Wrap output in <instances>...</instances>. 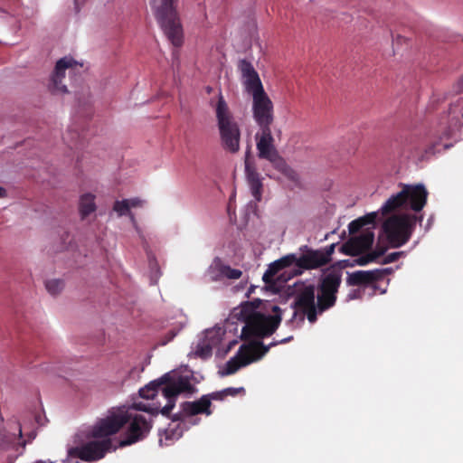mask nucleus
I'll use <instances>...</instances> for the list:
<instances>
[{
    "label": "nucleus",
    "mask_w": 463,
    "mask_h": 463,
    "mask_svg": "<svg viewBox=\"0 0 463 463\" xmlns=\"http://www.w3.org/2000/svg\"><path fill=\"white\" fill-rule=\"evenodd\" d=\"M129 200V207H142L144 205V201L139 198L128 199Z\"/></svg>",
    "instance_id": "72a5a7b5"
},
{
    "label": "nucleus",
    "mask_w": 463,
    "mask_h": 463,
    "mask_svg": "<svg viewBox=\"0 0 463 463\" xmlns=\"http://www.w3.org/2000/svg\"><path fill=\"white\" fill-rule=\"evenodd\" d=\"M283 269L285 268L282 266L273 263L269 264L268 269H266L264 276H262V280H264L266 285L274 284V277Z\"/></svg>",
    "instance_id": "b1692460"
},
{
    "label": "nucleus",
    "mask_w": 463,
    "mask_h": 463,
    "mask_svg": "<svg viewBox=\"0 0 463 463\" xmlns=\"http://www.w3.org/2000/svg\"><path fill=\"white\" fill-rule=\"evenodd\" d=\"M64 288V283L61 279H50L46 281V289L52 296L58 295Z\"/></svg>",
    "instance_id": "a878e982"
},
{
    "label": "nucleus",
    "mask_w": 463,
    "mask_h": 463,
    "mask_svg": "<svg viewBox=\"0 0 463 463\" xmlns=\"http://www.w3.org/2000/svg\"><path fill=\"white\" fill-rule=\"evenodd\" d=\"M178 420V416L175 415L174 420Z\"/></svg>",
    "instance_id": "79ce46f5"
},
{
    "label": "nucleus",
    "mask_w": 463,
    "mask_h": 463,
    "mask_svg": "<svg viewBox=\"0 0 463 463\" xmlns=\"http://www.w3.org/2000/svg\"><path fill=\"white\" fill-rule=\"evenodd\" d=\"M210 406H212V403L209 402L206 397H200V399L195 402H184L181 403V411H183L185 416H194L198 414L210 416L212 415Z\"/></svg>",
    "instance_id": "6ab92c4d"
},
{
    "label": "nucleus",
    "mask_w": 463,
    "mask_h": 463,
    "mask_svg": "<svg viewBox=\"0 0 463 463\" xmlns=\"http://www.w3.org/2000/svg\"><path fill=\"white\" fill-rule=\"evenodd\" d=\"M334 250H335V243H333L329 246H326L325 248H323L321 250H314V251H319L322 253V256L331 259V256L334 253Z\"/></svg>",
    "instance_id": "473e14b6"
},
{
    "label": "nucleus",
    "mask_w": 463,
    "mask_h": 463,
    "mask_svg": "<svg viewBox=\"0 0 463 463\" xmlns=\"http://www.w3.org/2000/svg\"><path fill=\"white\" fill-rule=\"evenodd\" d=\"M214 113H216L221 147L231 154H236L240 151V125L221 93L219 99H217L216 106H214Z\"/></svg>",
    "instance_id": "20e7f679"
},
{
    "label": "nucleus",
    "mask_w": 463,
    "mask_h": 463,
    "mask_svg": "<svg viewBox=\"0 0 463 463\" xmlns=\"http://www.w3.org/2000/svg\"><path fill=\"white\" fill-rule=\"evenodd\" d=\"M291 307L294 309L291 321L298 318L302 323L306 317L308 322L311 324L315 323L317 316L319 314L317 311V299L315 297V286L308 284L299 288L293 304H291Z\"/></svg>",
    "instance_id": "1a4fd4ad"
},
{
    "label": "nucleus",
    "mask_w": 463,
    "mask_h": 463,
    "mask_svg": "<svg viewBox=\"0 0 463 463\" xmlns=\"http://www.w3.org/2000/svg\"><path fill=\"white\" fill-rule=\"evenodd\" d=\"M194 390L195 388L190 383L189 378L179 375L175 372L167 373L149 382L144 388L138 390V395L146 400H153L156 392L161 391L164 398L168 402L162 408L159 405L151 406L143 402H136L134 403V408L138 411H145L153 416L161 413L163 416L169 417L170 412L175 408L176 396L183 392L193 393Z\"/></svg>",
    "instance_id": "f03ea898"
},
{
    "label": "nucleus",
    "mask_w": 463,
    "mask_h": 463,
    "mask_svg": "<svg viewBox=\"0 0 463 463\" xmlns=\"http://www.w3.org/2000/svg\"><path fill=\"white\" fill-rule=\"evenodd\" d=\"M373 243V232L367 229L358 236H352L339 247V252L345 256H361L371 250Z\"/></svg>",
    "instance_id": "4468645a"
},
{
    "label": "nucleus",
    "mask_w": 463,
    "mask_h": 463,
    "mask_svg": "<svg viewBox=\"0 0 463 463\" xmlns=\"http://www.w3.org/2000/svg\"><path fill=\"white\" fill-rule=\"evenodd\" d=\"M78 67L81 68V64H79L71 57L66 56L58 60L55 64V69H53L52 75H51L49 84L51 93L53 95L67 93V87L61 83V80L65 77V71L69 70L70 72H76Z\"/></svg>",
    "instance_id": "ddd939ff"
},
{
    "label": "nucleus",
    "mask_w": 463,
    "mask_h": 463,
    "mask_svg": "<svg viewBox=\"0 0 463 463\" xmlns=\"http://www.w3.org/2000/svg\"><path fill=\"white\" fill-rule=\"evenodd\" d=\"M356 295H357V290H354L352 293H350L349 298L354 299L356 298Z\"/></svg>",
    "instance_id": "58836bf2"
},
{
    "label": "nucleus",
    "mask_w": 463,
    "mask_h": 463,
    "mask_svg": "<svg viewBox=\"0 0 463 463\" xmlns=\"http://www.w3.org/2000/svg\"><path fill=\"white\" fill-rule=\"evenodd\" d=\"M301 250L304 251V254L297 257L298 259V269H316L329 264L331 261V259L323 256L319 250L308 249L307 246H304Z\"/></svg>",
    "instance_id": "f3484780"
},
{
    "label": "nucleus",
    "mask_w": 463,
    "mask_h": 463,
    "mask_svg": "<svg viewBox=\"0 0 463 463\" xmlns=\"http://www.w3.org/2000/svg\"><path fill=\"white\" fill-rule=\"evenodd\" d=\"M386 269L358 270L347 276L346 283L350 287H366L381 279Z\"/></svg>",
    "instance_id": "a211bd4d"
},
{
    "label": "nucleus",
    "mask_w": 463,
    "mask_h": 463,
    "mask_svg": "<svg viewBox=\"0 0 463 463\" xmlns=\"http://www.w3.org/2000/svg\"><path fill=\"white\" fill-rule=\"evenodd\" d=\"M36 463H43V461H38V462H36Z\"/></svg>",
    "instance_id": "37998d69"
},
{
    "label": "nucleus",
    "mask_w": 463,
    "mask_h": 463,
    "mask_svg": "<svg viewBox=\"0 0 463 463\" xmlns=\"http://www.w3.org/2000/svg\"><path fill=\"white\" fill-rule=\"evenodd\" d=\"M377 213L371 212L362 217H358L349 223L350 234H356L360 231L373 230L376 222Z\"/></svg>",
    "instance_id": "aec40b11"
},
{
    "label": "nucleus",
    "mask_w": 463,
    "mask_h": 463,
    "mask_svg": "<svg viewBox=\"0 0 463 463\" xmlns=\"http://www.w3.org/2000/svg\"><path fill=\"white\" fill-rule=\"evenodd\" d=\"M131 208L132 207L129 206V200L127 199L115 201L114 203V211L118 213V217L128 216L131 218L132 222H135V217L130 212Z\"/></svg>",
    "instance_id": "4be33fe9"
},
{
    "label": "nucleus",
    "mask_w": 463,
    "mask_h": 463,
    "mask_svg": "<svg viewBox=\"0 0 463 463\" xmlns=\"http://www.w3.org/2000/svg\"><path fill=\"white\" fill-rule=\"evenodd\" d=\"M201 397H206V399H208L209 402H211V403H212V401H223L225 398H227L222 393H220L218 392H213L211 393L203 395Z\"/></svg>",
    "instance_id": "2f4dec72"
},
{
    "label": "nucleus",
    "mask_w": 463,
    "mask_h": 463,
    "mask_svg": "<svg viewBox=\"0 0 463 463\" xmlns=\"http://www.w3.org/2000/svg\"><path fill=\"white\" fill-rule=\"evenodd\" d=\"M6 195V191L4 187L0 186V198H4Z\"/></svg>",
    "instance_id": "e433bc0d"
},
{
    "label": "nucleus",
    "mask_w": 463,
    "mask_h": 463,
    "mask_svg": "<svg viewBox=\"0 0 463 463\" xmlns=\"http://www.w3.org/2000/svg\"><path fill=\"white\" fill-rule=\"evenodd\" d=\"M75 8L76 11H79V0H75Z\"/></svg>",
    "instance_id": "a19ab883"
},
{
    "label": "nucleus",
    "mask_w": 463,
    "mask_h": 463,
    "mask_svg": "<svg viewBox=\"0 0 463 463\" xmlns=\"http://www.w3.org/2000/svg\"><path fill=\"white\" fill-rule=\"evenodd\" d=\"M220 275L228 279H239L241 276V271L238 269L232 268L225 264H221L219 267Z\"/></svg>",
    "instance_id": "393cba45"
},
{
    "label": "nucleus",
    "mask_w": 463,
    "mask_h": 463,
    "mask_svg": "<svg viewBox=\"0 0 463 463\" xmlns=\"http://www.w3.org/2000/svg\"><path fill=\"white\" fill-rule=\"evenodd\" d=\"M342 283L339 273L332 271L325 275L316 286V298L318 299V312L323 314L335 306L336 294Z\"/></svg>",
    "instance_id": "9d476101"
},
{
    "label": "nucleus",
    "mask_w": 463,
    "mask_h": 463,
    "mask_svg": "<svg viewBox=\"0 0 463 463\" xmlns=\"http://www.w3.org/2000/svg\"><path fill=\"white\" fill-rule=\"evenodd\" d=\"M384 252H385V249L384 248H379V249H375L374 250L369 252V253H382V256L384 255Z\"/></svg>",
    "instance_id": "c9c22d12"
},
{
    "label": "nucleus",
    "mask_w": 463,
    "mask_h": 463,
    "mask_svg": "<svg viewBox=\"0 0 463 463\" xmlns=\"http://www.w3.org/2000/svg\"><path fill=\"white\" fill-rule=\"evenodd\" d=\"M351 263H352V260H342V264H344V267H350Z\"/></svg>",
    "instance_id": "4c0bfd02"
},
{
    "label": "nucleus",
    "mask_w": 463,
    "mask_h": 463,
    "mask_svg": "<svg viewBox=\"0 0 463 463\" xmlns=\"http://www.w3.org/2000/svg\"><path fill=\"white\" fill-rule=\"evenodd\" d=\"M18 437L21 438L22 437V428L20 427V425L18 424Z\"/></svg>",
    "instance_id": "ea45409f"
},
{
    "label": "nucleus",
    "mask_w": 463,
    "mask_h": 463,
    "mask_svg": "<svg viewBox=\"0 0 463 463\" xmlns=\"http://www.w3.org/2000/svg\"><path fill=\"white\" fill-rule=\"evenodd\" d=\"M220 393H222L223 396L228 397H236L239 394L244 393L243 387H228L219 392Z\"/></svg>",
    "instance_id": "c85d7f7f"
},
{
    "label": "nucleus",
    "mask_w": 463,
    "mask_h": 463,
    "mask_svg": "<svg viewBox=\"0 0 463 463\" xmlns=\"http://www.w3.org/2000/svg\"><path fill=\"white\" fill-rule=\"evenodd\" d=\"M240 318L245 322L241 330L242 340L269 336L275 333L282 321L279 307L269 301L261 303L260 299L243 304Z\"/></svg>",
    "instance_id": "7ed1b4c3"
},
{
    "label": "nucleus",
    "mask_w": 463,
    "mask_h": 463,
    "mask_svg": "<svg viewBox=\"0 0 463 463\" xmlns=\"http://www.w3.org/2000/svg\"><path fill=\"white\" fill-rule=\"evenodd\" d=\"M400 256H402V252H391L386 257H384L383 260H382V264L386 265L389 263H393L399 260Z\"/></svg>",
    "instance_id": "7c9ffc66"
},
{
    "label": "nucleus",
    "mask_w": 463,
    "mask_h": 463,
    "mask_svg": "<svg viewBox=\"0 0 463 463\" xmlns=\"http://www.w3.org/2000/svg\"><path fill=\"white\" fill-rule=\"evenodd\" d=\"M130 415L127 411L112 412L110 415L100 419L90 430V437L94 439H109L118 433L129 422Z\"/></svg>",
    "instance_id": "9b49d317"
},
{
    "label": "nucleus",
    "mask_w": 463,
    "mask_h": 463,
    "mask_svg": "<svg viewBox=\"0 0 463 463\" xmlns=\"http://www.w3.org/2000/svg\"><path fill=\"white\" fill-rule=\"evenodd\" d=\"M128 423L126 438L120 441L121 447L128 446L144 439L150 430V423L140 414L132 417Z\"/></svg>",
    "instance_id": "dca6fc26"
},
{
    "label": "nucleus",
    "mask_w": 463,
    "mask_h": 463,
    "mask_svg": "<svg viewBox=\"0 0 463 463\" xmlns=\"http://www.w3.org/2000/svg\"><path fill=\"white\" fill-rule=\"evenodd\" d=\"M175 334L174 332H169L168 334H166V339L163 341V345H166L167 343H169L173 338H175Z\"/></svg>",
    "instance_id": "f704fd0d"
},
{
    "label": "nucleus",
    "mask_w": 463,
    "mask_h": 463,
    "mask_svg": "<svg viewBox=\"0 0 463 463\" xmlns=\"http://www.w3.org/2000/svg\"><path fill=\"white\" fill-rule=\"evenodd\" d=\"M271 263L276 264L279 267H283L285 269L288 267H290L292 265H296V267H298V259H297V255L288 254V255H286L284 257H281V258L274 260Z\"/></svg>",
    "instance_id": "bb28decb"
},
{
    "label": "nucleus",
    "mask_w": 463,
    "mask_h": 463,
    "mask_svg": "<svg viewBox=\"0 0 463 463\" xmlns=\"http://www.w3.org/2000/svg\"><path fill=\"white\" fill-rule=\"evenodd\" d=\"M245 173L248 183L260 182V175L247 161L245 162Z\"/></svg>",
    "instance_id": "cd10ccee"
},
{
    "label": "nucleus",
    "mask_w": 463,
    "mask_h": 463,
    "mask_svg": "<svg viewBox=\"0 0 463 463\" xmlns=\"http://www.w3.org/2000/svg\"><path fill=\"white\" fill-rule=\"evenodd\" d=\"M237 68H239L241 80H242V85L246 92L250 95L266 94L263 85H261L260 75H258L251 62L247 60H241L239 64H237Z\"/></svg>",
    "instance_id": "2eb2a0df"
},
{
    "label": "nucleus",
    "mask_w": 463,
    "mask_h": 463,
    "mask_svg": "<svg viewBox=\"0 0 463 463\" xmlns=\"http://www.w3.org/2000/svg\"><path fill=\"white\" fill-rule=\"evenodd\" d=\"M417 222H421V217L417 218L415 215L407 213L387 218L382 229L386 234L391 248H400L407 243Z\"/></svg>",
    "instance_id": "6e6552de"
},
{
    "label": "nucleus",
    "mask_w": 463,
    "mask_h": 463,
    "mask_svg": "<svg viewBox=\"0 0 463 463\" xmlns=\"http://www.w3.org/2000/svg\"><path fill=\"white\" fill-rule=\"evenodd\" d=\"M155 17L165 33L166 38L175 47L182 44V27L175 11V0H152Z\"/></svg>",
    "instance_id": "423d86ee"
},
{
    "label": "nucleus",
    "mask_w": 463,
    "mask_h": 463,
    "mask_svg": "<svg viewBox=\"0 0 463 463\" xmlns=\"http://www.w3.org/2000/svg\"><path fill=\"white\" fill-rule=\"evenodd\" d=\"M111 449V439L107 438L100 440L89 441L81 446L74 447L70 449V455L84 462H95L109 452Z\"/></svg>",
    "instance_id": "f8f14e48"
},
{
    "label": "nucleus",
    "mask_w": 463,
    "mask_h": 463,
    "mask_svg": "<svg viewBox=\"0 0 463 463\" xmlns=\"http://www.w3.org/2000/svg\"><path fill=\"white\" fill-rule=\"evenodd\" d=\"M428 192L423 184H402V190L392 194L381 207L383 215L410 206L415 213L420 212L427 203Z\"/></svg>",
    "instance_id": "39448f33"
},
{
    "label": "nucleus",
    "mask_w": 463,
    "mask_h": 463,
    "mask_svg": "<svg viewBox=\"0 0 463 463\" xmlns=\"http://www.w3.org/2000/svg\"><path fill=\"white\" fill-rule=\"evenodd\" d=\"M251 95V114L254 122L259 126L256 133V146L260 159H265L273 165L274 169L281 173L288 181L298 184L299 176L289 167L285 159L279 156L274 146L271 125L274 122V106L267 94Z\"/></svg>",
    "instance_id": "f257e3e1"
},
{
    "label": "nucleus",
    "mask_w": 463,
    "mask_h": 463,
    "mask_svg": "<svg viewBox=\"0 0 463 463\" xmlns=\"http://www.w3.org/2000/svg\"><path fill=\"white\" fill-rule=\"evenodd\" d=\"M357 258L354 259L353 263L350 264V267L354 265L358 266H366L370 263L376 261V260L382 257V252L378 253H365L364 255H358Z\"/></svg>",
    "instance_id": "5701e85b"
},
{
    "label": "nucleus",
    "mask_w": 463,
    "mask_h": 463,
    "mask_svg": "<svg viewBox=\"0 0 463 463\" xmlns=\"http://www.w3.org/2000/svg\"><path fill=\"white\" fill-rule=\"evenodd\" d=\"M291 339L292 336H288L279 341H274L268 345L260 341L241 345L239 351H237L236 356L231 358V360L226 363L225 369H223V375L234 374L239 369L249 365L253 361L260 360L269 352L270 347L287 344Z\"/></svg>",
    "instance_id": "0eeeda50"
},
{
    "label": "nucleus",
    "mask_w": 463,
    "mask_h": 463,
    "mask_svg": "<svg viewBox=\"0 0 463 463\" xmlns=\"http://www.w3.org/2000/svg\"><path fill=\"white\" fill-rule=\"evenodd\" d=\"M249 186H250L251 195H253L254 199L257 202H260L261 182L249 183Z\"/></svg>",
    "instance_id": "c756f323"
},
{
    "label": "nucleus",
    "mask_w": 463,
    "mask_h": 463,
    "mask_svg": "<svg viewBox=\"0 0 463 463\" xmlns=\"http://www.w3.org/2000/svg\"><path fill=\"white\" fill-rule=\"evenodd\" d=\"M96 211L95 195L90 193L81 194L79 201V213L81 219H85Z\"/></svg>",
    "instance_id": "412c9836"
}]
</instances>
